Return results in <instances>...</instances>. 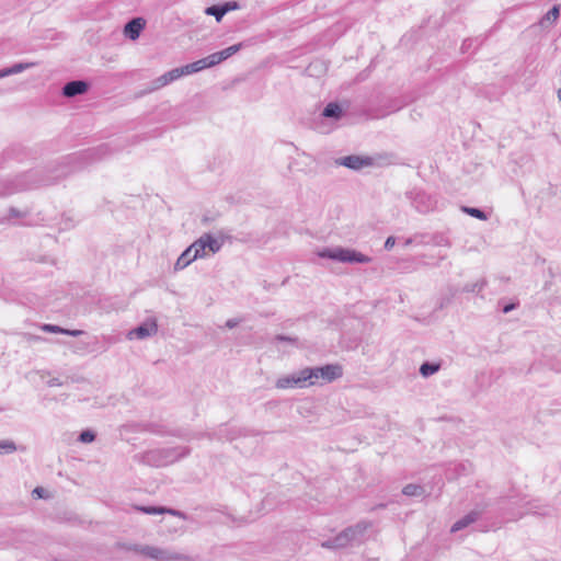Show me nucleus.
<instances>
[{
  "label": "nucleus",
  "instance_id": "f257e3e1",
  "mask_svg": "<svg viewBox=\"0 0 561 561\" xmlns=\"http://www.w3.org/2000/svg\"><path fill=\"white\" fill-rule=\"evenodd\" d=\"M190 453L191 448L186 446L157 448L146 451L142 460L149 466L164 467L188 456Z\"/></svg>",
  "mask_w": 561,
  "mask_h": 561
},
{
  "label": "nucleus",
  "instance_id": "f03ea898",
  "mask_svg": "<svg viewBox=\"0 0 561 561\" xmlns=\"http://www.w3.org/2000/svg\"><path fill=\"white\" fill-rule=\"evenodd\" d=\"M318 255L322 259H330L342 263H360L366 264L371 262V257L348 248L335 247L327 248L318 252Z\"/></svg>",
  "mask_w": 561,
  "mask_h": 561
},
{
  "label": "nucleus",
  "instance_id": "7ed1b4c3",
  "mask_svg": "<svg viewBox=\"0 0 561 561\" xmlns=\"http://www.w3.org/2000/svg\"><path fill=\"white\" fill-rule=\"evenodd\" d=\"M306 369L309 377V385L311 386L319 383V380H321V383L332 382L343 375V368L339 364H328L321 367H306Z\"/></svg>",
  "mask_w": 561,
  "mask_h": 561
},
{
  "label": "nucleus",
  "instance_id": "20e7f679",
  "mask_svg": "<svg viewBox=\"0 0 561 561\" xmlns=\"http://www.w3.org/2000/svg\"><path fill=\"white\" fill-rule=\"evenodd\" d=\"M329 535H322L320 545L327 549H341L351 545L355 540V528H343L335 533L334 528H327Z\"/></svg>",
  "mask_w": 561,
  "mask_h": 561
},
{
  "label": "nucleus",
  "instance_id": "39448f33",
  "mask_svg": "<svg viewBox=\"0 0 561 561\" xmlns=\"http://www.w3.org/2000/svg\"><path fill=\"white\" fill-rule=\"evenodd\" d=\"M135 551L157 561H193L190 556L170 552L151 546H137Z\"/></svg>",
  "mask_w": 561,
  "mask_h": 561
},
{
  "label": "nucleus",
  "instance_id": "423d86ee",
  "mask_svg": "<svg viewBox=\"0 0 561 561\" xmlns=\"http://www.w3.org/2000/svg\"><path fill=\"white\" fill-rule=\"evenodd\" d=\"M56 178H42L38 172H28L26 174L21 175L16 179L14 183V187L9 191V193H13L16 191L31 190L36 188L43 185H50L57 180Z\"/></svg>",
  "mask_w": 561,
  "mask_h": 561
},
{
  "label": "nucleus",
  "instance_id": "0eeeda50",
  "mask_svg": "<svg viewBox=\"0 0 561 561\" xmlns=\"http://www.w3.org/2000/svg\"><path fill=\"white\" fill-rule=\"evenodd\" d=\"M310 386L306 367L290 375L279 377L275 383V387L278 389L306 388Z\"/></svg>",
  "mask_w": 561,
  "mask_h": 561
},
{
  "label": "nucleus",
  "instance_id": "6e6552de",
  "mask_svg": "<svg viewBox=\"0 0 561 561\" xmlns=\"http://www.w3.org/2000/svg\"><path fill=\"white\" fill-rule=\"evenodd\" d=\"M335 164L343 165L354 171H359L364 168L374 165V159L368 156L351 154L341 157L335 160Z\"/></svg>",
  "mask_w": 561,
  "mask_h": 561
},
{
  "label": "nucleus",
  "instance_id": "1a4fd4ad",
  "mask_svg": "<svg viewBox=\"0 0 561 561\" xmlns=\"http://www.w3.org/2000/svg\"><path fill=\"white\" fill-rule=\"evenodd\" d=\"M221 242L214 238L210 233H204L201 238L194 241V248H198L203 257L207 256L206 250L213 254L219 252L221 249Z\"/></svg>",
  "mask_w": 561,
  "mask_h": 561
},
{
  "label": "nucleus",
  "instance_id": "9d476101",
  "mask_svg": "<svg viewBox=\"0 0 561 561\" xmlns=\"http://www.w3.org/2000/svg\"><path fill=\"white\" fill-rule=\"evenodd\" d=\"M242 46L243 44L239 43L205 57L208 68L214 67L220 64L221 61L228 59L232 55L237 54L242 48Z\"/></svg>",
  "mask_w": 561,
  "mask_h": 561
},
{
  "label": "nucleus",
  "instance_id": "9b49d317",
  "mask_svg": "<svg viewBox=\"0 0 561 561\" xmlns=\"http://www.w3.org/2000/svg\"><path fill=\"white\" fill-rule=\"evenodd\" d=\"M203 257L201 251L198 248H194V242L186 248L183 253L178 257L174 270L181 271L185 268L187 265H190L193 261L196 259Z\"/></svg>",
  "mask_w": 561,
  "mask_h": 561
},
{
  "label": "nucleus",
  "instance_id": "f8f14e48",
  "mask_svg": "<svg viewBox=\"0 0 561 561\" xmlns=\"http://www.w3.org/2000/svg\"><path fill=\"white\" fill-rule=\"evenodd\" d=\"M145 25L146 21L142 18H134L125 24L124 35L127 38L135 41L139 37Z\"/></svg>",
  "mask_w": 561,
  "mask_h": 561
},
{
  "label": "nucleus",
  "instance_id": "ddd939ff",
  "mask_svg": "<svg viewBox=\"0 0 561 561\" xmlns=\"http://www.w3.org/2000/svg\"><path fill=\"white\" fill-rule=\"evenodd\" d=\"M89 84L83 80H72L67 82L62 88V95L66 98H73L85 93Z\"/></svg>",
  "mask_w": 561,
  "mask_h": 561
},
{
  "label": "nucleus",
  "instance_id": "4468645a",
  "mask_svg": "<svg viewBox=\"0 0 561 561\" xmlns=\"http://www.w3.org/2000/svg\"><path fill=\"white\" fill-rule=\"evenodd\" d=\"M409 198L411 199L414 207L421 211L426 213L433 207V203L425 193L422 192H411L409 194Z\"/></svg>",
  "mask_w": 561,
  "mask_h": 561
},
{
  "label": "nucleus",
  "instance_id": "2eb2a0df",
  "mask_svg": "<svg viewBox=\"0 0 561 561\" xmlns=\"http://www.w3.org/2000/svg\"><path fill=\"white\" fill-rule=\"evenodd\" d=\"M157 331H158V325L154 321L146 322V323L138 325L134 330H131L129 332V336H130V339L133 336H135L136 339L142 340V339H146L148 336L156 334Z\"/></svg>",
  "mask_w": 561,
  "mask_h": 561
},
{
  "label": "nucleus",
  "instance_id": "dca6fc26",
  "mask_svg": "<svg viewBox=\"0 0 561 561\" xmlns=\"http://www.w3.org/2000/svg\"><path fill=\"white\" fill-rule=\"evenodd\" d=\"M136 510L139 512H142V513H146V514H150V515L169 513L172 515L180 516L184 520H187V517L182 512L175 511V510H167L164 507H157V506H137Z\"/></svg>",
  "mask_w": 561,
  "mask_h": 561
},
{
  "label": "nucleus",
  "instance_id": "f3484780",
  "mask_svg": "<svg viewBox=\"0 0 561 561\" xmlns=\"http://www.w3.org/2000/svg\"><path fill=\"white\" fill-rule=\"evenodd\" d=\"M482 513L483 510L481 507H476L457 520L453 526H470L471 524L480 520Z\"/></svg>",
  "mask_w": 561,
  "mask_h": 561
},
{
  "label": "nucleus",
  "instance_id": "a211bd4d",
  "mask_svg": "<svg viewBox=\"0 0 561 561\" xmlns=\"http://www.w3.org/2000/svg\"><path fill=\"white\" fill-rule=\"evenodd\" d=\"M560 15V9L558 5H553L539 21V25L542 28H548L553 25Z\"/></svg>",
  "mask_w": 561,
  "mask_h": 561
},
{
  "label": "nucleus",
  "instance_id": "6ab92c4d",
  "mask_svg": "<svg viewBox=\"0 0 561 561\" xmlns=\"http://www.w3.org/2000/svg\"><path fill=\"white\" fill-rule=\"evenodd\" d=\"M35 66V62H19V64H14L13 66L11 67H8V68H4L2 70H0V79L4 78V77H8V76H11V75H16V73H20L26 69H30L32 67Z\"/></svg>",
  "mask_w": 561,
  "mask_h": 561
},
{
  "label": "nucleus",
  "instance_id": "aec40b11",
  "mask_svg": "<svg viewBox=\"0 0 561 561\" xmlns=\"http://www.w3.org/2000/svg\"><path fill=\"white\" fill-rule=\"evenodd\" d=\"M402 494L410 497H423L426 491L423 485L409 483L402 489Z\"/></svg>",
  "mask_w": 561,
  "mask_h": 561
},
{
  "label": "nucleus",
  "instance_id": "412c9836",
  "mask_svg": "<svg viewBox=\"0 0 561 561\" xmlns=\"http://www.w3.org/2000/svg\"><path fill=\"white\" fill-rule=\"evenodd\" d=\"M322 115L328 118L339 119L342 116V108L337 103L331 102L324 107Z\"/></svg>",
  "mask_w": 561,
  "mask_h": 561
},
{
  "label": "nucleus",
  "instance_id": "4be33fe9",
  "mask_svg": "<svg viewBox=\"0 0 561 561\" xmlns=\"http://www.w3.org/2000/svg\"><path fill=\"white\" fill-rule=\"evenodd\" d=\"M439 369V363L424 362L420 367V374L422 375V377L427 378L436 374Z\"/></svg>",
  "mask_w": 561,
  "mask_h": 561
},
{
  "label": "nucleus",
  "instance_id": "5701e85b",
  "mask_svg": "<svg viewBox=\"0 0 561 561\" xmlns=\"http://www.w3.org/2000/svg\"><path fill=\"white\" fill-rule=\"evenodd\" d=\"M234 522H236V519L231 515L225 514L221 512H215L214 516L208 519V523H217V524H224V525L234 523Z\"/></svg>",
  "mask_w": 561,
  "mask_h": 561
},
{
  "label": "nucleus",
  "instance_id": "b1692460",
  "mask_svg": "<svg viewBox=\"0 0 561 561\" xmlns=\"http://www.w3.org/2000/svg\"><path fill=\"white\" fill-rule=\"evenodd\" d=\"M205 13L207 15L215 16L216 20L219 22L226 14V10H222L220 4H215V5H210V7L206 8Z\"/></svg>",
  "mask_w": 561,
  "mask_h": 561
},
{
  "label": "nucleus",
  "instance_id": "393cba45",
  "mask_svg": "<svg viewBox=\"0 0 561 561\" xmlns=\"http://www.w3.org/2000/svg\"><path fill=\"white\" fill-rule=\"evenodd\" d=\"M169 83H171V81L170 78L168 77V73L165 72L152 81V87L148 90V92L156 91Z\"/></svg>",
  "mask_w": 561,
  "mask_h": 561
},
{
  "label": "nucleus",
  "instance_id": "a878e982",
  "mask_svg": "<svg viewBox=\"0 0 561 561\" xmlns=\"http://www.w3.org/2000/svg\"><path fill=\"white\" fill-rule=\"evenodd\" d=\"M462 211L480 220H486L488 218L486 214L479 208L465 206L462 207Z\"/></svg>",
  "mask_w": 561,
  "mask_h": 561
},
{
  "label": "nucleus",
  "instance_id": "bb28decb",
  "mask_svg": "<svg viewBox=\"0 0 561 561\" xmlns=\"http://www.w3.org/2000/svg\"><path fill=\"white\" fill-rule=\"evenodd\" d=\"M16 450V445L12 440H0V455L12 454Z\"/></svg>",
  "mask_w": 561,
  "mask_h": 561
},
{
  "label": "nucleus",
  "instance_id": "cd10ccee",
  "mask_svg": "<svg viewBox=\"0 0 561 561\" xmlns=\"http://www.w3.org/2000/svg\"><path fill=\"white\" fill-rule=\"evenodd\" d=\"M486 285V282L484 279L480 280V282H477V283H473V284H467L465 287H463V291L466 293H474V291H480L483 289V287Z\"/></svg>",
  "mask_w": 561,
  "mask_h": 561
},
{
  "label": "nucleus",
  "instance_id": "c85d7f7f",
  "mask_svg": "<svg viewBox=\"0 0 561 561\" xmlns=\"http://www.w3.org/2000/svg\"><path fill=\"white\" fill-rule=\"evenodd\" d=\"M94 439L95 433L90 430L82 431L79 435V442L84 444L92 443Z\"/></svg>",
  "mask_w": 561,
  "mask_h": 561
},
{
  "label": "nucleus",
  "instance_id": "c756f323",
  "mask_svg": "<svg viewBox=\"0 0 561 561\" xmlns=\"http://www.w3.org/2000/svg\"><path fill=\"white\" fill-rule=\"evenodd\" d=\"M41 330L47 333H54V334H62L64 328L56 325V324H43L41 325Z\"/></svg>",
  "mask_w": 561,
  "mask_h": 561
},
{
  "label": "nucleus",
  "instance_id": "7c9ffc66",
  "mask_svg": "<svg viewBox=\"0 0 561 561\" xmlns=\"http://www.w3.org/2000/svg\"><path fill=\"white\" fill-rule=\"evenodd\" d=\"M170 81L173 82L184 76L183 67L171 69L167 72Z\"/></svg>",
  "mask_w": 561,
  "mask_h": 561
},
{
  "label": "nucleus",
  "instance_id": "2f4dec72",
  "mask_svg": "<svg viewBox=\"0 0 561 561\" xmlns=\"http://www.w3.org/2000/svg\"><path fill=\"white\" fill-rule=\"evenodd\" d=\"M274 340L277 341V342H288V343L294 344V345H296L297 342H298L297 337H295V336H287V335H283V334L276 335Z\"/></svg>",
  "mask_w": 561,
  "mask_h": 561
},
{
  "label": "nucleus",
  "instance_id": "473e14b6",
  "mask_svg": "<svg viewBox=\"0 0 561 561\" xmlns=\"http://www.w3.org/2000/svg\"><path fill=\"white\" fill-rule=\"evenodd\" d=\"M196 66H197V64H195V62H191V64H187L185 66H182L183 67V71H184V76L198 72V69H197Z\"/></svg>",
  "mask_w": 561,
  "mask_h": 561
},
{
  "label": "nucleus",
  "instance_id": "72a5a7b5",
  "mask_svg": "<svg viewBox=\"0 0 561 561\" xmlns=\"http://www.w3.org/2000/svg\"><path fill=\"white\" fill-rule=\"evenodd\" d=\"M220 5H221L222 10H226V13H228L229 11H232V10H237L239 8L238 2H236V1H228Z\"/></svg>",
  "mask_w": 561,
  "mask_h": 561
},
{
  "label": "nucleus",
  "instance_id": "f704fd0d",
  "mask_svg": "<svg viewBox=\"0 0 561 561\" xmlns=\"http://www.w3.org/2000/svg\"><path fill=\"white\" fill-rule=\"evenodd\" d=\"M22 336L28 343H31V342H38V341H45L44 337H42L39 335H34V334H31V333H24Z\"/></svg>",
  "mask_w": 561,
  "mask_h": 561
},
{
  "label": "nucleus",
  "instance_id": "c9c22d12",
  "mask_svg": "<svg viewBox=\"0 0 561 561\" xmlns=\"http://www.w3.org/2000/svg\"><path fill=\"white\" fill-rule=\"evenodd\" d=\"M62 334L70 335V336H79V335L83 334V331L82 330L64 329Z\"/></svg>",
  "mask_w": 561,
  "mask_h": 561
},
{
  "label": "nucleus",
  "instance_id": "e433bc0d",
  "mask_svg": "<svg viewBox=\"0 0 561 561\" xmlns=\"http://www.w3.org/2000/svg\"><path fill=\"white\" fill-rule=\"evenodd\" d=\"M239 323H240V320H239V319L233 318V319H229V320H227L225 325H226V328H228V329H233V328H236Z\"/></svg>",
  "mask_w": 561,
  "mask_h": 561
},
{
  "label": "nucleus",
  "instance_id": "4c0bfd02",
  "mask_svg": "<svg viewBox=\"0 0 561 561\" xmlns=\"http://www.w3.org/2000/svg\"><path fill=\"white\" fill-rule=\"evenodd\" d=\"M394 243H396V239H394V237H388V238H387V240H386V242H385V249H386V250H390V249H392V247L394 245Z\"/></svg>",
  "mask_w": 561,
  "mask_h": 561
},
{
  "label": "nucleus",
  "instance_id": "58836bf2",
  "mask_svg": "<svg viewBox=\"0 0 561 561\" xmlns=\"http://www.w3.org/2000/svg\"><path fill=\"white\" fill-rule=\"evenodd\" d=\"M194 62H195V64H197V66H196V67H197L198 71H201V70H203V69L208 68V66H207V62H206V59H205V58H202V59H199V60H197V61H194Z\"/></svg>",
  "mask_w": 561,
  "mask_h": 561
},
{
  "label": "nucleus",
  "instance_id": "ea45409f",
  "mask_svg": "<svg viewBox=\"0 0 561 561\" xmlns=\"http://www.w3.org/2000/svg\"><path fill=\"white\" fill-rule=\"evenodd\" d=\"M10 217H14V218H18V217H23L24 214H22L19 209L16 208H10Z\"/></svg>",
  "mask_w": 561,
  "mask_h": 561
},
{
  "label": "nucleus",
  "instance_id": "a19ab883",
  "mask_svg": "<svg viewBox=\"0 0 561 561\" xmlns=\"http://www.w3.org/2000/svg\"><path fill=\"white\" fill-rule=\"evenodd\" d=\"M516 306H517V305H516V304H514V302H512V304H507V305H505V306L503 307L502 311H503L504 313H508V312H511L512 310H514V309L516 308Z\"/></svg>",
  "mask_w": 561,
  "mask_h": 561
},
{
  "label": "nucleus",
  "instance_id": "79ce46f5",
  "mask_svg": "<svg viewBox=\"0 0 561 561\" xmlns=\"http://www.w3.org/2000/svg\"><path fill=\"white\" fill-rule=\"evenodd\" d=\"M44 493H45V490L43 488H35L33 490V494L36 495L37 497H44Z\"/></svg>",
  "mask_w": 561,
  "mask_h": 561
},
{
  "label": "nucleus",
  "instance_id": "37998d69",
  "mask_svg": "<svg viewBox=\"0 0 561 561\" xmlns=\"http://www.w3.org/2000/svg\"><path fill=\"white\" fill-rule=\"evenodd\" d=\"M47 383L49 387L61 386V382L57 378H53V379L48 380Z\"/></svg>",
  "mask_w": 561,
  "mask_h": 561
},
{
  "label": "nucleus",
  "instance_id": "c03bdc74",
  "mask_svg": "<svg viewBox=\"0 0 561 561\" xmlns=\"http://www.w3.org/2000/svg\"><path fill=\"white\" fill-rule=\"evenodd\" d=\"M203 436H207L209 439H211V438H213L210 434H203V433L197 434V435H195L194 437H196V438H201V437H203Z\"/></svg>",
  "mask_w": 561,
  "mask_h": 561
},
{
  "label": "nucleus",
  "instance_id": "a18cd8bd",
  "mask_svg": "<svg viewBox=\"0 0 561 561\" xmlns=\"http://www.w3.org/2000/svg\"><path fill=\"white\" fill-rule=\"evenodd\" d=\"M557 96H558V100L561 102V89L558 90Z\"/></svg>",
  "mask_w": 561,
  "mask_h": 561
},
{
  "label": "nucleus",
  "instance_id": "49530a36",
  "mask_svg": "<svg viewBox=\"0 0 561 561\" xmlns=\"http://www.w3.org/2000/svg\"><path fill=\"white\" fill-rule=\"evenodd\" d=\"M316 65L311 64L309 67H308V70L311 71L312 68L314 67Z\"/></svg>",
  "mask_w": 561,
  "mask_h": 561
},
{
  "label": "nucleus",
  "instance_id": "de8ad7c7",
  "mask_svg": "<svg viewBox=\"0 0 561 561\" xmlns=\"http://www.w3.org/2000/svg\"><path fill=\"white\" fill-rule=\"evenodd\" d=\"M459 529L460 528L453 527V528H450V531L454 533V531L459 530Z\"/></svg>",
  "mask_w": 561,
  "mask_h": 561
}]
</instances>
